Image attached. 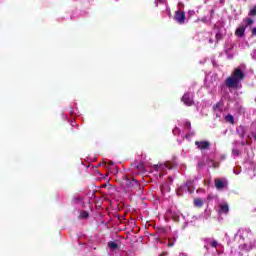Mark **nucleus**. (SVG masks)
I'll use <instances>...</instances> for the list:
<instances>
[{
    "instance_id": "nucleus-1",
    "label": "nucleus",
    "mask_w": 256,
    "mask_h": 256,
    "mask_svg": "<svg viewBox=\"0 0 256 256\" xmlns=\"http://www.w3.org/2000/svg\"><path fill=\"white\" fill-rule=\"evenodd\" d=\"M243 77H245V74L239 68H236L233 74L226 80L227 87H239V83L243 81Z\"/></svg>"
},
{
    "instance_id": "nucleus-2",
    "label": "nucleus",
    "mask_w": 256,
    "mask_h": 256,
    "mask_svg": "<svg viewBox=\"0 0 256 256\" xmlns=\"http://www.w3.org/2000/svg\"><path fill=\"white\" fill-rule=\"evenodd\" d=\"M123 183L128 189H131V191L139 188V180L135 177L124 176Z\"/></svg>"
},
{
    "instance_id": "nucleus-3",
    "label": "nucleus",
    "mask_w": 256,
    "mask_h": 256,
    "mask_svg": "<svg viewBox=\"0 0 256 256\" xmlns=\"http://www.w3.org/2000/svg\"><path fill=\"white\" fill-rule=\"evenodd\" d=\"M132 171H137V173H145V165L142 162L134 161L131 165Z\"/></svg>"
},
{
    "instance_id": "nucleus-4",
    "label": "nucleus",
    "mask_w": 256,
    "mask_h": 256,
    "mask_svg": "<svg viewBox=\"0 0 256 256\" xmlns=\"http://www.w3.org/2000/svg\"><path fill=\"white\" fill-rule=\"evenodd\" d=\"M215 187L218 189H223L224 187H227V181L225 179L217 178L215 180Z\"/></svg>"
},
{
    "instance_id": "nucleus-5",
    "label": "nucleus",
    "mask_w": 256,
    "mask_h": 256,
    "mask_svg": "<svg viewBox=\"0 0 256 256\" xmlns=\"http://www.w3.org/2000/svg\"><path fill=\"white\" fill-rule=\"evenodd\" d=\"M175 19L178 23H185V13L181 11L176 12Z\"/></svg>"
},
{
    "instance_id": "nucleus-6",
    "label": "nucleus",
    "mask_w": 256,
    "mask_h": 256,
    "mask_svg": "<svg viewBox=\"0 0 256 256\" xmlns=\"http://www.w3.org/2000/svg\"><path fill=\"white\" fill-rule=\"evenodd\" d=\"M182 101L183 103H185V105H188V107L193 105V99H191V96H189V94H185L182 98Z\"/></svg>"
},
{
    "instance_id": "nucleus-7",
    "label": "nucleus",
    "mask_w": 256,
    "mask_h": 256,
    "mask_svg": "<svg viewBox=\"0 0 256 256\" xmlns=\"http://www.w3.org/2000/svg\"><path fill=\"white\" fill-rule=\"evenodd\" d=\"M236 37H243L245 35V26H240L235 31Z\"/></svg>"
},
{
    "instance_id": "nucleus-8",
    "label": "nucleus",
    "mask_w": 256,
    "mask_h": 256,
    "mask_svg": "<svg viewBox=\"0 0 256 256\" xmlns=\"http://www.w3.org/2000/svg\"><path fill=\"white\" fill-rule=\"evenodd\" d=\"M196 145L198 149H209V142L207 141L196 142Z\"/></svg>"
},
{
    "instance_id": "nucleus-9",
    "label": "nucleus",
    "mask_w": 256,
    "mask_h": 256,
    "mask_svg": "<svg viewBox=\"0 0 256 256\" xmlns=\"http://www.w3.org/2000/svg\"><path fill=\"white\" fill-rule=\"evenodd\" d=\"M220 209L222 213H228L229 212V206L227 204L220 205Z\"/></svg>"
},
{
    "instance_id": "nucleus-10",
    "label": "nucleus",
    "mask_w": 256,
    "mask_h": 256,
    "mask_svg": "<svg viewBox=\"0 0 256 256\" xmlns=\"http://www.w3.org/2000/svg\"><path fill=\"white\" fill-rule=\"evenodd\" d=\"M108 247L110 249H118L119 245L116 242L111 241V242L108 243Z\"/></svg>"
},
{
    "instance_id": "nucleus-11",
    "label": "nucleus",
    "mask_w": 256,
    "mask_h": 256,
    "mask_svg": "<svg viewBox=\"0 0 256 256\" xmlns=\"http://www.w3.org/2000/svg\"><path fill=\"white\" fill-rule=\"evenodd\" d=\"M225 119L228 123H231L232 125L235 123V118H233V116L231 115H227Z\"/></svg>"
},
{
    "instance_id": "nucleus-12",
    "label": "nucleus",
    "mask_w": 256,
    "mask_h": 256,
    "mask_svg": "<svg viewBox=\"0 0 256 256\" xmlns=\"http://www.w3.org/2000/svg\"><path fill=\"white\" fill-rule=\"evenodd\" d=\"M89 217V212L88 211H82L80 213V219H87Z\"/></svg>"
},
{
    "instance_id": "nucleus-13",
    "label": "nucleus",
    "mask_w": 256,
    "mask_h": 256,
    "mask_svg": "<svg viewBox=\"0 0 256 256\" xmlns=\"http://www.w3.org/2000/svg\"><path fill=\"white\" fill-rule=\"evenodd\" d=\"M194 204L196 207H201L203 205V201L201 199L194 200Z\"/></svg>"
},
{
    "instance_id": "nucleus-14",
    "label": "nucleus",
    "mask_w": 256,
    "mask_h": 256,
    "mask_svg": "<svg viewBox=\"0 0 256 256\" xmlns=\"http://www.w3.org/2000/svg\"><path fill=\"white\" fill-rule=\"evenodd\" d=\"M73 201H74V203H77L79 201H83V198H80V197L74 198Z\"/></svg>"
},
{
    "instance_id": "nucleus-15",
    "label": "nucleus",
    "mask_w": 256,
    "mask_h": 256,
    "mask_svg": "<svg viewBox=\"0 0 256 256\" xmlns=\"http://www.w3.org/2000/svg\"><path fill=\"white\" fill-rule=\"evenodd\" d=\"M154 241H156V243H159L161 241V239L159 237L154 238Z\"/></svg>"
},
{
    "instance_id": "nucleus-16",
    "label": "nucleus",
    "mask_w": 256,
    "mask_h": 256,
    "mask_svg": "<svg viewBox=\"0 0 256 256\" xmlns=\"http://www.w3.org/2000/svg\"><path fill=\"white\" fill-rule=\"evenodd\" d=\"M251 15H256V10H251Z\"/></svg>"
},
{
    "instance_id": "nucleus-17",
    "label": "nucleus",
    "mask_w": 256,
    "mask_h": 256,
    "mask_svg": "<svg viewBox=\"0 0 256 256\" xmlns=\"http://www.w3.org/2000/svg\"><path fill=\"white\" fill-rule=\"evenodd\" d=\"M253 23V20L248 19V24L251 25Z\"/></svg>"
},
{
    "instance_id": "nucleus-18",
    "label": "nucleus",
    "mask_w": 256,
    "mask_h": 256,
    "mask_svg": "<svg viewBox=\"0 0 256 256\" xmlns=\"http://www.w3.org/2000/svg\"><path fill=\"white\" fill-rule=\"evenodd\" d=\"M253 35H256V28L252 30Z\"/></svg>"
},
{
    "instance_id": "nucleus-19",
    "label": "nucleus",
    "mask_w": 256,
    "mask_h": 256,
    "mask_svg": "<svg viewBox=\"0 0 256 256\" xmlns=\"http://www.w3.org/2000/svg\"><path fill=\"white\" fill-rule=\"evenodd\" d=\"M212 246H213V247H217V242H213V243H212Z\"/></svg>"
},
{
    "instance_id": "nucleus-20",
    "label": "nucleus",
    "mask_w": 256,
    "mask_h": 256,
    "mask_svg": "<svg viewBox=\"0 0 256 256\" xmlns=\"http://www.w3.org/2000/svg\"><path fill=\"white\" fill-rule=\"evenodd\" d=\"M109 165H113V161H109Z\"/></svg>"
}]
</instances>
